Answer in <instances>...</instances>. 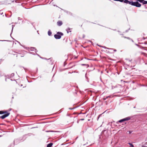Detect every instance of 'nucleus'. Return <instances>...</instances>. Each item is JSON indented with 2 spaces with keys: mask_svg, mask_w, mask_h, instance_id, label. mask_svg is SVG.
Returning <instances> with one entry per match:
<instances>
[{
  "mask_svg": "<svg viewBox=\"0 0 147 147\" xmlns=\"http://www.w3.org/2000/svg\"><path fill=\"white\" fill-rule=\"evenodd\" d=\"M124 3L127 4H130L132 5L136 6L137 7H140L141 6V5L138 2H131L128 0H125L124 1Z\"/></svg>",
  "mask_w": 147,
  "mask_h": 147,
  "instance_id": "nucleus-1",
  "label": "nucleus"
},
{
  "mask_svg": "<svg viewBox=\"0 0 147 147\" xmlns=\"http://www.w3.org/2000/svg\"><path fill=\"white\" fill-rule=\"evenodd\" d=\"M63 34L61 32H58L57 34L54 36L55 38L56 39H60L61 38V35H62Z\"/></svg>",
  "mask_w": 147,
  "mask_h": 147,
  "instance_id": "nucleus-2",
  "label": "nucleus"
},
{
  "mask_svg": "<svg viewBox=\"0 0 147 147\" xmlns=\"http://www.w3.org/2000/svg\"><path fill=\"white\" fill-rule=\"evenodd\" d=\"M9 113H7L6 114L2 116L1 117V118H2V119H4L6 117L8 116L9 115Z\"/></svg>",
  "mask_w": 147,
  "mask_h": 147,
  "instance_id": "nucleus-3",
  "label": "nucleus"
},
{
  "mask_svg": "<svg viewBox=\"0 0 147 147\" xmlns=\"http://www.w3.org/2000/svg\"><path fill=\"white\" fill-rule=\"evenodd\" d=\"M129 119H130V118L129 117L120 120H119V122H121L123 121H125L126 120H128Z\"/></svg>",
  "mask_w": 147,
  "mask_h": 147,
  "instance_id": "nucleus-4",
  "label": "nucleus"
},
{
  "mask_svg": "<svg viewBox=\"0 0 147 147\" xmlns=\"http://www.w3.org/2000/svg\"><path fill=\"white\" fill-rule=\"evenodd\" d=\"M57 24L58 26H60L62 24V22L61 21H59L57 22Z\"/></svg>",
  "mask_w": 147,
  "mask_h": 147,
  "instance_id": "nucleus-5",
  "label": "nucleus"
},
{
  "mask_svg": "<svg viewBox=\"0 0 147 147\" xmlns=\"http://www.w3.org/2000/svg\"><path fill=\"white\" fill-rule=\"evenodd\" d=\"M53 145L52 143H51L47 145V147H51Z\"/></svg>",
  "mask_w": 147,
  "mask_h": 147,
  "instance_id": "nucleus-6",
  "label": "nucleus"
},
{
  "mask_svg": "<svg viewBox=\"0 0 147 147\" xmlns=\"http://www.w3.org/2000/svg\"><path fill=\"white\" fill-rule=\"evenodd\" d=\"M128 144L130 145L129 147H134V145L131 143H129Z\"/></svg>",
  "mask_w": 147,
  "mask_h": 147,
  "instance_id": "nucleus-7",
  "label": "nucleus"
},
{
  "mask_svg": "<svg viewBox=\"0 0 147 147\" xmlns=\"http://www.w3.org/2000/svg\"><path fill=\"white\" fill-rule=\"evenodd\" d=\"M51 34V32L49 30L48 32V34L49 35V36H50Z\"/></svg>",
  "mask_w": 147,
  "mask_h": 147,
  "instance_id": "nucleus-8",
  "label": "nucleus"
},
{
  "mask_svg": "<svg viewBox=\"0 0 147 147\" xmlns=\"http://www.w3.org/2000/svg\"><path fill=\"white\" fill-rule=\"evenodd\" d=\"M3 113L2 111H0V114H2Z\"/></svg>",
  "mask_w": 147,
  "mask_h": 147,
  "instance_id": "nucleus-9",
  "label": "nucleus"
},
{
  "mask_svg": "<svg viewBox=\"0 0 147 147\" xmlns=\"http://www.w3.org/2000/svg\"><path fill=\"white\" fill-rule=\"evenodd\" d=\"M142 147H145L144 146H142Z\"/></svg>",
  "mask_w": 147,
  "mask_h": 147,
  "instance_id": "nucleus-10",
  "label": "nucleus"
},
{
  "mask_svg": "<svg viewBox=\"0 0 147 147\" xmlns=\"http://www.w3.org/2000/svg\"><path fill=\"white\" fill-rule=\"evenodd\" d=\"M82 120H84V119H82Z\"/></svg>",
  "mask_w": 147,
  "mask_h": 147,
  "instance_id": "nucleus-11",
  "label": "nucleus"
},
{
  "mask_svg": "<svg viewBox=\"0 0 147 147\" xmlns=\"http://www.w3.org/2000/svg\"><path fill=\"white\" fill-rule=\"evenodd\" d=\"M131 133L130 132H129V133L130 134Z\"/></svg>",
  "mask_w": 147,
  "mask_h": 147,
  "instance_id": "nucleus-12",
  "label": "nucleus"
}]
</instances>
